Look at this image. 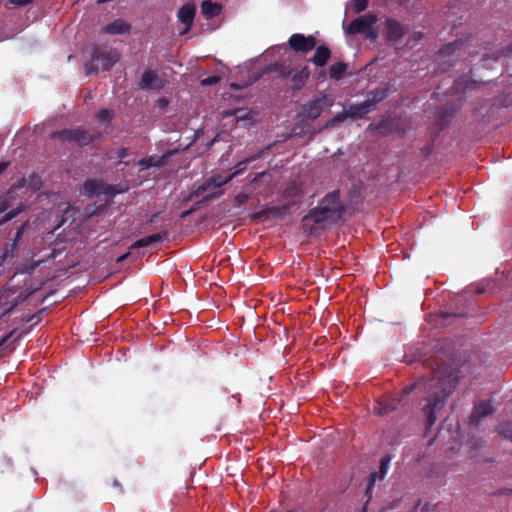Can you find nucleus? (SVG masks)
I'll return each mask as SVG.
<instances>
[{"mask_svg":"<svg viewBox=\"0 0 512 512\" xmlns=\"http://www.w3.org/2000/svg\"><path fill=\"white\" fill-rule=\"evenodd\" d=\"M458 371H437L431 379L430 387L436 389L433 397L423 408L427 417V428L434 425L439 411L445 406L447 398L453 392L459 380Z\"/></svg>","mask_w":512,"mask_h":512,"instance_id":"nucleus-1","label":"nucleus"},{"mask_svg":"<svg viewBox=\"0 0 512 512\" xmlns=\"http://www.w3.org/2000/svg\"><path fill=\"white\" fill-rule=\"evenodd\" d=\"M343 211L344 206L339 198V191L335 190L328 193L317 207L303 217L302 221L312 220L316 224L336 222L341 218Z\"/></svg>","mask_w":512,"mask_h":512,"instance_id":"nucleus-2","label":"nucleus"},{"mask_svg":"<svg viewBox=\"0 0 512 512\" xmlns=\"http://www.w3.org/2000/svg\"><path fill=\"white\" fill-rule=\"evenodd\" d=\"M118 59V53L112 48L95 46L90 61L85 65V72L87 75H91L99 70H110Z\"/></svg>","mask_w":512,"mask_h":512,"instance_id":"nucleus-3","label":"nucleus"},{"mask_svg":"<svg viewBox=\"0 0 512 512\" xmlns=\"http://www.w3.org/2000/svg\"><path fill=\"white\" fill-rule=\"evenodd\" d=\"M377 22V17L373 14H365L351 21L347 26L343 25L346 34H362L365 38L375 40L378 36L373 29V25Z\"/></svg>","mask_w":512,"mask_h":512,"instance_id":"nucleus-4","label":"nucleus"},{"mask_svg":"<svg viewBox=\"0 0 512 512\" xmlns=\"http://www.w3.org/2000/svg\"><path fill=\"white\" fill-rule=\"evenodd\" d=\"M233 175L228 177H221L220 175L211 176L205 183L199 185L191 194V196H200L204 194L209 188H213L214 192L208 193L204 196V201H209L215 198H219L223 195L222 186L230 182Z\"/></svg>","mask_w":512,"mask_h":512,"instance_id":"nucleus-5","label":"nucleus"},{"mask_svg":"<svg viewBox=\"0 0 512 512\" xmlns=\"http://www.w3.org/2000/svg\"><path fill=\"white\" fill-rule=\"evenodd\" d=\"M333 100L327 95H318L302 106V114L305 118L314 120L318 118L325 108L332 106Z\"/></svg>","mask_w":512,"mask_h":512,"instance_id":"nucleus-6","label":"nucleus"},{"mask_svg":"<svg viewBox=\"0 0 512 512\" xmlns=\"http://www.w3.org/2000/svg\"><path fill=\"white\" fill-rule=\"evenodd\" d=\"M51 136L52 138L59 137L64 141H75L78 145L85 146L93 142L100 135H94L80 129H66L60 132H54Z\"/></svg>","mask_w":512,"mask_h":512,"instance_id":"nucleus-7","label":"nucleus"},{"mask_svg":"<svg viewBox=\"0 0 512 512\" xmlns=\"http://www.w3.org/2000/svg\"><path fill=\"white\" fill-rule=\"evenodd\" d=\"M414 388V385L406 387L402 391V396L399 398H392V399H383L377 402V405L375 407V412L379 416H384L392 411L396 410L398 405H400L403 401V398L407 396Z\"/></svg>","mask_w":512,"mask_h":512,"instance_id":"nucleus-8","label":"nucleus"},{"mask_svg":"<svg viewBox=\"0 0 512 512\" xmlns=\"http://www.w3.org/2000/svg\"><path fill=\"white\" fill-rule=\"evenodd\" d=\"M289 45L296 52L306 53L314 49L316 40L313 36H304L297 33L290 37Z\"/></svg>","mask_w":512,"mask_h":512,"instance_id":"nucleus-9","label":"nucleus"},{"mask_svg":"<svg viewBox=\"0 0 512 512\" xmlns=\"http://www.w3.org/2000/svg\"><path fill=\"white\" fill-rule=\"evenodd\" d=\"M196 8L193 4L183 5L177 12V19L184 25V29L180 31V35L186 34L192 27L195 18Z\"/></svg>","mask_w":512,"mask_h":512,"instance_id":"nucleus-10","label":"nucleus"},{"mask_svg":"<svg viewBox=\"0 0 512 512\" xmlns=\"http://www.w3.org/2000/svg\"><path fill=\"white\" fill-rule=\"evenodd\" d=\"M288 209V204L282 206L267 207L261 211L251 214L250 218L254 221L277 219L284 216Z\"/></svg>","mask_w":512,"mask_h":512,"instance_id":"nucleus-11","label":"nucleus"},{"mask_svg":"<svg viewBox=\"0 0 512 512\" xmlns=\"http://www.w3.org/2000/svg\"><path fill=\"white\" fill-rule=\"evenodd\" d=\"M139 87L142 90H158L163 87V82L158 77L156 71L146 70L142 74L141 80L139 82Z\"/></svg>","mask_w":512,"mask_h":512,"instance_id":"nucleus-12","label":"nucleus"},{"mask_svg":"<svg viewBox=\"0 0 512 512\" xmlns=\"http://www.w3.org/2000/svg\"><path fill=\"white\" fill-rule=\"evenodd\" d=\"M130 31L131 24L122 19H116L101 28L102 33L109 35H125L129 34Z\"/></svg>","mask_w":512,"mask_h":512,"instance_id":"nucleus-13","label":"nucleus"},{"mask_svg":"<svg viewBox=\"0 0 512 512\" xmlns=\"http://www.w3.org/2000/svg\"><path fill=\"white\" fill-rule=\"evenodd\" d=\"M494 411L491 401L483 400L475 405L474 411L470 417V422L477 425L479 420L490 415Z\"/></svg>","mask_w":512,"mask_h":512,"instance_id":"nucleus-14","label":"nucleus"},{"mask_svg":"<svg viewBox=\"0 0 512 512\" xmlns=\"http://www.w3.org/2000/svg\"><path fill=\"white\" fill-rule=\"evenodd\" d=\"M391 459L392 458H391L390 455H385L380 460L379 471L378 472H371V474H370V482H369V485H368V487L366 489L367 493L370 492L371 486L375 483L376 480H381V479H383L385 477V475L387 474V472L389 470Z\"/></svg>","mask_w":512,"mask_h":512,"instance_id":"nucleus-15","label":"nucleus"},{"mask_svg":"<svg viewBox=\"0 0 512 512\" xmlns=\"http://www.w3.org/2000/svg\"><path fill=\"white\" fill-rule=\"evenodd\" d=\"M166 236H167V232H165V231L145 236V237L135 241L130 246V250H136V249L148 247L156 242L162 241L163 239L166 238Z\"/></svg>","mask_w":512,"mask_h":512,"instance_id":"nucleus-16","label":"nucleus"},{"mask_svg":"<svg viewBox=\"0 0 512 512\" xmlns=\"http://www.w3.org/2000/svg\"><path fill=\"white\" fill-rule=\"evenodd\" d=\"M345 109L348 113L349 119L361 118L372 111L371 106L366 102V100L361 103L351 104Z\"/></svg>","mask_w":512,"mask_h":512,"instance_id":"nucleus-17","label":"nucleus"},{"mask_svg":"<svg viewBox=\"0 0 512 512\" xmlns=\"http://www.w3.org/2000/svg\"><path fill=\"white\" fill-rule=\"evenodd\" d=\"M388 88L387 87H378L376 89H373L369 91L366 95V102L371 106V109L373 110L375 106L384 100L388 96Z\"/></svg>","mask_w":512,"mask_h":512,"instance_id":"nucleus-18","label":"nucleus"},{"mask_svg":"<svg viewBox=\"0 0 512 512\" xmlns=\"http://www.w3.org/2000/svg\"><path fill=\"white\" fill-rule=\"evenodd\" d=\"M477 82L470 77L465 76L456 80L453 84L452 91L454 94H464L476 87Z\"/></svg>","mask_w":512,"mask_h":512,"instance_id":"nucleus-19","label":"nucleus"},{"mask_svg":"<svg viewBox=\"0 0 512 512\" xmlns=\"http://www.w3.org/2000/svg\"><path fill=\"white\" fill-rule=\"evenodd\" d=\"M168 157H169L168 155H163L161 157H155V156L146 157V158L139 160L138 166L141 170H146L151 167L160 168L166 164Z\"/></svg>","mask_w":512,"mask_h":512,"instance_id":"nucleus-20","label":"nucleus"},{"mask_svg":"<svg viewBox=\"0 0 512 512\" xmlns=\"http://www.w3.org/2000/svg\"><path fill=\"white\" fill-rule=\"evenodd\" d=\"M386 28H387L388 38L390 40H398L404 34V27L398 21H396L394 19H388L386 21Z\"/></svg>","mask_w":512,"mask_h":512,"instance_id":"nucleus-21","label":"nucleus"},{"mask_svg":"<svg viewBox=\"0 0 512 512\" xmlns=\"http://www.w3.org/2000/svg\"><path fill=\"white\" fill-rule=\"evenodd\" d=\"M330 57V50L326 46L317 47L311 61L317 67L324 66Z\"/></svg>","mask_w":512,"mask_h":512,"instance_id":"nucleus-22","label":"nucleus"},{"mask_svg":"<svg viewBox=\"0 0 512 512\" xmlns=\"http://www.w3.org/2000/svg\"><path fill=\"white\" fill-rule=\"evenodd\" d=\"M81 193L88 197H93L101 193V183L93 179L86 180L81 189Z\"/></svg>","mask_w":512,"mask_h":512,"instance_id":"nucleus-23","label":"nucleus"},{"mask_svg":"<svg viewBox=\"0 0 512 512\" xmlns=\"http://www.w3.org/2000/svg\"><path fill=\"white\" fill-rule=\"evenodd\" d=\"M268 149H269V147H266L265 149H262L259 152L255 153V154L245 158L244 160L240 161L239 163H237L235 166V171L231 175H233V177H235L237 174H239L240 172L245 170L249 163L258 160L262 156L263 152Z\"/></svg>","mask_w":512,"mask_h":512,"instance_id":"nucleus-24","label":"nucleus"},{"mask_svg":"<svg viewBox=\"0 0 512 512\" xmlns=\"http://www.w3.org/2000/svg\"><path fill=\"white\" fill-rule=\"evenodd\" d=\"M201 10H202V13L207 18H213V17L217 16L220 13L221 6L219 4H217V3H213L210 0H206V1L202 2Z\"/></svg>","mask_w":512,"mask_h":512,"instance_id":"nucleus-25","label":"nucleus"},{"mask_svg":"<svg viewBox=\"0 0 512 512\" xmlns=\"http://www.w3.org/2000/svg\"><path fill=\"white\" fill-rule=\"evenodd\" d=\"M462 46V42L455 41L450 42L442 47V49L439 52V57L444 60L445 57H450L451 55L455 54L456 51L460 49Z\"/></svg>","mask_w":512,"mask_h":512,"instance_id":"nucleus-26","label":"nucleus"},{"mask_svg":"<svg viewBox=\"0 0 512 512\" xmlns=\"http://www.w3.org/2000/svg\"><path fill=\"white\" fill-rule=\"evenodd\" d=\"M346 69L347 64L343 62H337L331 65L329 69L330 78L334 80H340L344 76Z\"/></svg>","mask_w":512,"mask_h":512,"instance_id":"nucleus-27","label":"nucleus"},{"mask_svg":"<svg viewBox=\"0 0 512 512\" xmlns=\"http://www.w3.org/2000/svg\"><path fill=\"white\" fill-rule=\"evenodd\" d=\"M18 246L15 242H8L0 255L1 262H5L7 259H11L14 257L15 252L17 251Z\"/></svg>","mask_w":512,"mask_h":512,"instance_id":"nucleus-28","label":"nucleus"},{"mask_svg":"<svg viewBox=\"0 0 512 512\" xmlns=\"http://www.w3.org/2000/svg\"><path fill=\"white\" fill-rule=\"evenodd\" d=\"M112 118L113 111L109 109H102L96 115L97 121L105 124V130L107 129V126L110 124Z\"/></svg>","mask_w":512,"mask_h":512,"instance_id":"nucleus-29","label":"nucleus"},{"mask_svg":"<svg viewBox=\"0 0 512 512\" xmlns=\"http://www.w3.org/2000/svg\"><path fill=\"white\" fill-rule=\"evenodd\" d=\"M346 119H349V116L345 109L343 112L336 114L333 118H331L329 121H327L324 128L336 127L338 124L342 123Z\"/></svg>","mask_w":512,"mask_h":512,"instance_id":"nucleus-30","label":"nucleus"},{"mask_svg":"<svg viewBox=\"0 0 512 512\" xmlns=\"http://www.w3.org/2000/svg\"><path fill=\"white\" fill-rule=\"evenodd\" d=\"M462 105H463L462 98H459L457 101H455L452 104H450L449 106H447L444 109V115H443L442 121L446 122L447 121L446 117H450L453 113L458 111L462 107Z\"/></svg>","mask_w":512,"mask_h":512,"instance_id":"nucleus-31","label":"nucleus"},{"mask_svg":"<svg viewBox=\"0 0 512 512\" xmlns=\"http://www.w3.org/2000/svg\"><path fill=\"white\" fill-rule=\"evenodd\" d=\"M497 431L503 437L512 440V422H505L497 427Z\"/></svg>","mask_w":512,"mask_h":512,"instance_id":"nucleus-32","label":"nucleus"},{"mask_svg":"<svg viewBox=\"0 0 512 512\" xmlns=\"http://www.w3.org/2000/svg\"><path fill=\"white\" fill-rule=\"evenodd\" d=\"M309 77V71L307 68L302 69L298 74L293 76V81L297 87H301L306 79Z\"/></svg>","mask_w":512,"mask_h":512,"instance_id":"nucleus-33","label":"nucleus"},{"mask_svg":"<svg viewBox=\"0 0 512 512\" xmlns=\"http://www.w3.org/2000/svg\"><path fill=\"white\" fill-rule=\"evenodd\" d=\"M40 262L41 261H32L29 264L22 265L21 267L17 268L16 273L31 274L36 269Z\"/></svg>","mask_w":512,"mask_h":512,"instance_id":"nucleus-34","label":"nucleus"},{"mask_svg":"<svg viewBox=\"0 0 512 512\" xmlns=\"http://www.w3.org/2000/svg\"><path fill=\"white\" fill-rule=\"evenodd\" d=\"M23 210V208L21 206L9 211L8 213H6L0 220V225H3L5 224L6 222L12 220L14 217H16L18 214L21 213V211Z\"/></svg>","mask_w":512,"mask_h":512,"instance_id":"nucleus-35","label":"nucleus"},{"mask_svg":"<svg viewBox=\"0 0 512 512\" xmlns=\"http://www.w3.org/2000/svg\"><path fill=\"white\" fill-rule=\"evenodd\" d=\"M257 79H258V77H255L253 79L250 78L248 81H245V82H233V83L230 84V86H231L232 89L240 90V89L246 88L247 86L251 85Z\"/></svg>","mask_w":512,"mask_h":512,"instance_id":"nucleus-36","label":"nucleus"},{"mask_svg":"<svg viewBox=\"0 0 512 512\" xmlns=\"http://www.w3.org/2000/svg\"><path fill=\"white\" fill-rule=\"evenodd\" d=\"M27 227H28V222L26 221L17 229L15 236L13 237V239H11L10 242H15L18 245V243H19L20 239L22 238Z\"/></svg>","mask_w":512,"mask_h":512,"instance_id":"nucleus-37","label":"nucleus"},{"mask_svg":"<svg viewBox=\"0 0 512 512\" xmlns=\"http://www.w3.org/2000/svg\"><path fill=\"white\" fill-rule=\"evenodd\" d=\"M367 0H352V6L355 12H362L367 7Z\"/></svg>","mask_w":512,"mask_h":512,"instance_id":"nucleus-38","label":"nucleus"},{"mask_svg":"<svg viewBox=\"0 0 512 512\" xmlns=\"http://www.w3.org/2000/svg\"><path fill=\"white\" fill-rule=\"evenodd\" d=\"M220 77L217 75L209 76L201 80L202 86H212L217 84L220 81Z\"/></svg>","mask_w":512,"mask_h":512,"instance_id":"nucleus-39","label":"nucleus"},{"mask_svg":"<svg viewBox=\"0 0 512 512\" xmlns=\"http://www.w3.org/2000/svg\"><path fill=\"white\" fill-rule=\"evenodd\" d=\"M30 183L29 185L31 186V188L36 191V190H39L41 188V180H40V177L36 174H32L30 177Z\"/></svg>","mask_w":512,"mask_h":512,"instance_id":"nucleus-40","label":"nucleus"},{"mask_svg":"<svg viewBox=\"0 0 512 512\" xmlns=\"http://www.w3.org/2000/svg\"><path fill=\"white\" fill-rule=\"evenodd\" d=\"M10 207L8 196H0V214Z\"/></svg>","mask_w":512,"mask_h":512,"instance_id":"nucleus-41","label":"nucleus"},{"mask_svg":"<svg viewBox=\"0 0 512 512\" xmlns=\"http://www.w3.org/2000/svg\"><path fill=\"white\" fill-rule=\"evenodd\" d=\"M249 196L248 194L242 192V193H238L236 196H235V202L238 204V205H242L244 204L247 200H248Z\"/></svg>","mask_w":512,"mask_h":512,"instance_id":"nucleus-42","label":"nucleus"},{"mask_svg":"<svg viewBox=\"0 0 512 512\" xmlns=\"http://www.w3.org/2000/svg\"><path fill=\"white\" fill-rule=\"evenodd\" d=\"M33 0H9V4L20 7V6H26L30 4Z\"/></svg>","mask_w":512,"mask_h":512,"instance_id":"nucleus-43","label":"nucleus"},{"mask_svg":"<svg viewBox=\"0 0 512 512\" xmlns=\"http://www.w3.org/2000/svg\"><path fill=\"white\" fill-rule=\"evenodd\" d=\"M127 155H128V149H127V148H121V149L118 151V157H119L120 159H124Z\"/></svg>","mask_w":512,"mask_h":512,"instance_id":"nucleus-44","label":"nucleus"},{"mask_svg":"<svg viewBox=\"0 0 512 512\" xmlns=\"http://www.w3.org/2000/svg\"><path fill=\"white\" fill-rule=\"evenodd\" d=\"M39 319H40V318H39V316H38V315H32V316H31V317H29L26 321H27V322H32V321H34V323H38Z\"/></svg>","mask_w":512,"mask_h":512,"instance_id":"nucleus-45","label":"nucleus"},{"mask_svg":"<svg viewBox=\"0 0 512 512\" xmlns=\"http://www.w3.org/2000/svg\"><path fill=\"white\" fill-rule=\"evenodd\" d=\"M8 167V163L7 162H1L0 161V174H2L6 168Z\"/></svg>","mask_w":512,"mask_h":512,"instance_id":"nucleus-46","label":"nucleus"},{"mask_svg":"<svg viewBox=\"0 0 512 512\" xmlns=\"http://www.w3.org/2000/svg\"><path fill=\"white\" fill-rule=\"evenodd\" d=\"M130 252H127L121 256L118 257L117 261L118 262H123L125 259H127V257L129 256Z\"/></svg>","mask_w":512,"mask_h":512,"instance_id":"nucleus-47","label":"nucleus"},{"mask_svg":"<svg viewBox=\"0 0 512 512\" xmlns=\"http://www.w3.org/2000/svg\"><path fill=\"white\" fill-rule=\"evenodd\" d=\"M273 50H277V51H286L287 50V47L285 45H279V46H276L275 48H273Z\"/></svg>","mask_w":512,"mask_h":512,"instance_id":"nucleus-48","label":"nucleus"},{"mask_svg":"<svg viewBox=\"0 0 512 512\" xmlns=\"http://www.w3.org/2000/svg\"><path fill=\"white\" fill-rule=\"evenodd\" d=\"M212 192H214V189H213V188H209V190H208V191H206V192H205L204 194H202L201 196H203V197H204L206 194H208V193H212Z\"/></svg>","mask_w":512,"mask_h":512,"instance_id":"nucleus-49","label":"nucleus"},{"mask_svg":"<svg viewBox=\"0 0 512 512\" xmlns=\"http://www.w3.org/2000/svg\"><path fill=\"white\" fill-rule=\"evenodd\" d=\"M157 217V214L153 215L150 219V222H153L155 220V218Z\"/></svg>","mask_w":512,"mask_h":512,"instance_id":"nucleus-50","label":"nucleus"},{"mask_svg":"<svg viewBox=\"0 0 512 512\" xmlns=\"http://www.w3.org/2000/svg\"><path fill=\"white\" fill-rule=\"evenodd\" d=\"M500 53H501V52H498V53H495V54H494V55H495V58H494L495 60H498V57H499V54H500Z\"/></svg>","mask_w":512,"mask_h":512,"instance_id":"nucleus-51","label":"nucleus"},{"mask_svg":"<svg viewBox=\"0 0 512 512\" xmlns=\"http://www.w3.org/2000/svg\"><path fill=\"white\" fill-rule=\"evenodd\" d=\"M188 214H189V211L184 212V213L182 214V217H185V216H187Z\"/></svg>","mask_w":512,"mask_h":512,"instance_id":"nucleus-52","label":"nucleus"},{"mask_svg":"<svg viewBox=\"0 0 512 512\" xmlns=\"http://www.w3.org/2000/svg\"><path fill=\"white\" fill-rule=\"evenodd\" d=\"M113 484H114V486H117V487H119V486H120V484H119L117 481H114V483H113Z\"/></svg>","mask_w":512,"mask_h":512,"instance_id":"nucleus-53","label":"nucleus"},{"mask_svg":"<svg viewBox=\"0 0 512 512\" xmlns=\"http://www.w3.org/2000/svg\"><path fill=\"white\" fill-rule=\"evenodd\" d=\"M160 102H161V105H164V103H166L165 100H160Z\"/></svg>","mask_w":512,"mask_h":512,"instance_id":"nucleus-54","label":"nucleus"}]
</instances>
